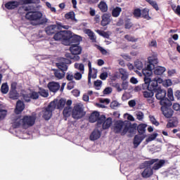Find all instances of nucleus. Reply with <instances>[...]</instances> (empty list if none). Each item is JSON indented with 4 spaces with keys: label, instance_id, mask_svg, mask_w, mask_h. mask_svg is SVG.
<instances>
[{
    "label": "nucleus",
    "instance_id": "1",
    "mask_svg": "<svg viewBox=\"0 0 180 180\" xmlns=\"http://www.w3.org/2000/svg\"><path fill=\"white\" fill-rule=\"evenodd\" d=\"M30 11V7L29 6H21L18 8V13H25L27 12L25 15V19L31 21V24L33 26H37L43 23L41 20L43 17V14L39 11L32 12Z\"/></svg>",
    "mask_w": 180,
    "mask_h": 180
},
{
    "label": "nucleus",
    "instance_id": "2",
    "mask_svg": "<svg viewBox=\"0 0 180 180\" xmlns=\"http://www.w3.org/2000/svg\"><path fill=\"white\" fill-rule=\"evenodd\" d=\"M66 101L64 98H60L59 101L55 98L51 101L48 107L46 108V120H50L51 116H53V110L58 109L59 110H63L65 106Z\"/></svg>",
    "mask_w": 180,
    "mask_h": 180
},
{
    "label": "nucleus",
    "instance_id": "3",
    "mask_svg": "<svg viewBox=\"0 0 180 180\" xmlns=\"http://www.w3.org/2000/svg\"><path fill=\"white\" fill-rule=\"evenodd\" d=\"M70 51L71 53H68L65 54L66 58L69 60H75V61H79V56L82 52V48L77 44H72L70 47Z\"/></svg>",
    "mask_w": 180,
    "mask_h": 180
},
{
    "label": "nucleus",
    "instance_id": "4",
    "mask_svg": "<svg viewBox=\"0 0 180 180\" xmlns=\"http://www.w3.org/2000/svg\"><path fill=\"white\" fill-rule=\"evenodd\" d=\"M155 98L158 101H160V105H169L170 101L168 98H167V90L161 89H158L155 91Z\"/></svg>",
    "mask_w": 180,
    "mask_h": 180
},
{
    "label": "nucleus",
    "instance_id": "5",
    "mask_svg": "<svg viewBox=\"0 0 180 180\" xmlns=\"http://www.w3.org/2000/svg\"><path fill=\"white\" fill-rule=\"evenodd\" d=\"M85 115H86V112L84 111V108H82L80 105L77 104L74 106L72 111V117L73 119L79 120V119H82Z\"/></svg>",
    "mask_w": 180,
    "mask_h": 180
},
{
    "label": "nucleus",
    "instance_id": "6",
    "mask_svg": "<svg viewBox=\"0 0 180 180\" xmlns=\"http://www.w3.org/2000/svg\"><path fill=\"white\" fill-rule=\"evenodd\" d=\"M36 119H37V114L36 112H33L32 115H25L22 119L23 127L26 126L32 127L36 123Z\"/></svg>",
    "mask_w": 180,
    "mask_h": 180
},
{
    "label": "nucleus",
    "instance_id": "7",
    "mask_svg": "<svg viewBox=\"0 0 180 180\" xmlns=\"http://www.w3.org/2000/svg\"><path fill=\"white\" fill-rule=\"evenodd\" d=\"M68 32L69 30L57 31V32L53 35L54 40L56 41H62L63 44L66 46Z\"/></svg>",
    "mask_w": 180,
    "mask_h": 180
},
{
    "label": "nucleus",
    "instance_id": "8",
    "mask_svg": "<svg viewBox=\"0 0 180 180\" xmlns=\"http://www.w3.org/2000/svg\"><path fill=\"white\" fill-rule=\"evenodd\" d=\"M127 124V121L117 120L113 126L114 133L115 134H121V136H123L122 133L124 129H126Z\"/></svg>",
    "mask_w": 180,
    "mask_h": 180
},
{
    "label": "nucleus",
    "instance_id": "9",
    "mask_svg": "<svg viewBox=\"0 0 180 180\" xmlns=\"http://www.w3.org/2000/svg\"><path fill=\"white\" fill-rule=\"evenodd\" d=\"M82 40L81 36L79 35H72V32L69 31L68 33V38L66 40V46H72V44L79 45V41Z\"/></svg>",
    "mask_w": 180,
    "mask_h": 180
},
{
    "label": "nucleus",
    "instance_id": "10",
    "mask_svg": "<svg viewBox=\"0 0 180 180\" xmlns=\"http://www.w3.org/2000/svg\"><path fill=\"white\" fill-rule=\"evenodd\" d=\"M161 105V110L162 114L167 119H169L172 117V115H174V110L171 109V106H172V103L170 101L169 104H160Z\"/></svg>",
    "mask_w": 180,
    "mask_h": 180
},
{
    "label": "nucleus",
    "instance_id": "11",
    "mask_svg": "<svg viewBox=\"0 0 180 180\" xmlns=\"http://www.w3.org/2000/svg\"><path fill=\"white\" fill-rule=\"evenodd\" d=\"M16 86H18V83H11L10 91L8 94L10 99H13V101H15L19 98V93H18V91H16Z\"/></svg>",
    "mask_w": 180,
    "mask_h": 180
},
{
    "label": "nucleus",
    "instance_id": "12",
    "mask_svg": "<svg viewBox=\"0 0 180 180\" xmlns=\"http://www.w3.org/2000/svg\"><path fill=\"white\" fill-rule=\"evenodd\" d=\"M62 61L63 62L56 63V67H58L60 71H63V72H65V71H67L68 70V66L67 65V64H71V60L70 59H68V58H63Z\"/></svg>",
    "mask_w": 180,
    "mask_h": 180
},
{
    "label": "nucleus",
    "instance_id": "13",
    "mask_svg": "<svg viewBox=\"0 0 180 180\" xmlns=\"http://www.w3.org/2000/svg\"><path fill=\"white\" fill-rule=\"evenodd\" d=\"M22 1H23V0H18V1H8L5 4V8H6V9H8V11H12L13 9H16V8H19L20 5H23L22 4Z\"/></svg>",
    "mask_w": 180,
    "mask_h": 180
},
{
    "label": "nucleus",
    "instance_id": "14",
    "mask_svg": "<svg viewBox=\"0 0 180 180\" xmlns=\"http://www.w3.org/2000/svg\"><path fill=\"white\" fill-rule=\"evenodd\" d=\"M98 74V70L93 68L92 69V65L89 63V74H88V83L91 84V78H93L95 79L96 78V75Z\"/></svg>",
    "mask_w": 180,
    "mask_h": 180
},
{
    "label": "nucleus",
    "instance_id": "15",
    "mask_svg": "<svg viewBox=\"0 0 180 180\" xmlns=\"http://www.w3.org/2000/svg\"><path fill=\"white\" fill-rule=\"evenodd\" d=\"M144 139H146V136L144 135H135L133 141L134 148H137V147L141 144V142Z\"/></svg>",
    "mask_w": 180,
    "mask_h": 180
},
{
    "label": "nucleus",
    "instance_id": "16",
    "mask_svg": "<svg viewBox=\"0 0 180 180\" xmlns=\"http://www.w3.org/2000/svg\"><path fill=\"white\" fill-rule=\"evenodd\" d=\"M134 131H136V128L130 122L127 121V125H125V129L123 130L122 136H126L128 132L131 134L134 133Z\"/></svg>",
    "mask_w": 180,
    "mask_h": 180
},
{
    "label": "nucleus",
    "instance_id": "17",
    "mask_svg": "<svg viewBox=\"0 0 180 180\" xmlns=\"http://www.w3.org/2000/svg\"><path fill=\"white\" fill-rule=\"evenodd\" d=\"M111 15L110 13H104L102 16H101V26H108V25H109V23H110V18H111Z\"/></svg>",
    "mask_w": 180,
    "mask_h": 180
},
{
    "label": "nucleus",
    "instance_id": "18",
    "mask_svg": "<svg viewBox=\"0 0 180 180\" xmlns=\"http://www.w3.org/2000/svg\"><path fill=\"white\" fill-rule=\"evenodd\" d=\"M43 96L44 98H46V90H42L39 92L32 91L30 93L31 99L36 100L39 99V96Z\"/></svg>",
    "mask_w": 180,
    "mask_h": 180
},
{
    "label": "nucleus",
    "instance_id": "19",
    "mask_svg": "<svg viewBox=\"0 0 180 180\" xmlns=\"http://www.w3.org/2000/svg\"><path fill=\"white\" fill-rule=\"evenodd\" d=\"M101 136H102V132L98 129H94L90 135V140L91 141H95L96 140L101 139Z\"/></svg>",
    "mask_w": 180,
    "mask_h": 180
},
{
    "label": "nucleus",
    "instance_id": "20",
    "mask_svg": "<svg viewBox=\"0 0 180 180\" xmlns=\"http://www.w3.org/2000/svg\"><path fill=\"white\" fill-rule=\"evenodd\" d=\"M48 88L51 92L56 93L60 89V84L54 82H50L48 84Z\"/></svg>",
    "mask_w": 180,
    "mask_h": 180
},
{
    "label": "nucleus",
    "instance_id": "21",
    "mask_svg": "<svg viewBox=\"0 0 180 180\" xmlns=\"http://www.w3.org/2000/svg\"><path fill=\"white\" fill-rule=\"evenodd\" d=\"M148 63L149 64L148 65V68H152L154 70L155 68V66L157 64H158V58L154 57V56H150L148 58Z\"/></svg>",
    "mask_w": 180,
    "mask_h": 180
},
{
    "label": "nucleus",
    "instance_id": "22",
    "mask_svg": "<svg viewBox=\"0 0 180 180\" xmlns=\"http://www.w3.org/2000/svg\"><path fill=\"white\" fill-rule=\"evenodd\" d=\"M25 110V103H23L22 101H17L16 106H15V113L17 115H19V113H22L23 110Z\"/></svg>",
    "mask_w": 180,
    "mask_h": 180
},
{
    "label": "nucleus",
    "instance_id": "23",
    "mask_svg": "<svg viewBox=\"0 0 180 180\" xmlns=\"http://www.w3.org/2000/svg\"><path fill=\"white\" fill-rule=\"evenodd\" d=\"M57 32H58V30H57V25H49L46 30V34H49V36L51 34H55Z\"/></svg>",
    "mask_w": 180,
    "mask_h": 180
},
{
    "label": "nucleus",
    "instance_id": "24",
    "mask_svg": "<svg viewBox=\"0 0 180 180\" xmlns=\"http://www.w3.org/2000/svg\"><path fill=\"white\" fill-rule=\"evenodd\" d=\"M153 174V169L150 167L145 168L143 172L141 173L143 178H150Z\"/></svg>",
    "mask_w": 180,
    "mask_h": 180
},
{
    "label": "nucleus",
    "instance_id": "25",
    "mask_svg": "<svg viewBox=\"0 0 180 180\" xmlns=\"http://www.w3.org/2000/svg\"><path fill=\"white\" fill-rule=\"evenodd\" d=\"M160 88V86H158V84H157L156 81L152 80L150 84H149V91L153 92L155 94V92L156 91H158L159 89Z\"/></svg>",
    "mask_w": 180,
    "mask_h": 180
},
{
    "label": "nucleus",
    "instance_id": "26",
    "mask_svg": "<svg viewBox=\"0 0 180 180\" xmlns=\"http://www.w3.org/2000/svg\"><path fill=\"white\" fill-rule=\"evenodd\" d=\"M99 116H101V115L98 111L93 112L89 117L90 123H95V122L98 120Z\"/></svg>",
    "mask_w": 180,
    "mask_h": 180
},
{
    "label": "nucleus",
    "instance_id": "27",
    "mask_svg": "<svg viewBox=\"0 0 180 180\" xmlns=\"http://www.w3.org/2000/svg\"><path fill=\"white\" fill-rule=\"evenodd\" d=\"M118 71L121 75L122 81H127V78H129V73L127 72V70L124 68H120L118 69Z\"/></svg>",
    "mask_w": 180,
    "mask_h": 180
},
{
    "label": "nucleus",
    "instance_id": "28",
    "mask_svg": "<svg viewBox=\"0 0 180 180\" xmlns=\"http://www.w3.org/2000/svg\"><path fill=\"white\" fill-rule=\"evenodd\" d=\"M150 10L148 8H143L141 11V17L143 18V19H146V20H151V17L150 16Z\"/></svg>",
    "mask_w": 180,
    "mask_h": 180
},
{
    "label": "nucleus",
    "instance_id": "29",
    "mask_svg": "<svg viewBox=\"0 0 180 180\" xmlns=\"http://www.w3.org/2000/svg\"><path fill=\"white\" fill-rule=\"evenodd\" d=\"M153 72L155 75H162L163 72H165L166 69L162 66H157L153 68Z\"/></svg>",
    "mask_w": 180,
    "mask_h": 180
},
{
    "label": "nucleus",
    "instance_id": "30",
    "mask_svg": "<svg viewBox=\"0 0 180 180\" xmlns=\"http://www.w3.org/2000/svg\"><path fill=\"white\" fill-rule=\"evenodd\" d=\"M98 9H100L101 12L105 13L108 11V4H106V2L101 1L98 4Z\"/></svg>",
    "mask_w": 180,
    "mask_h": 180
},
{
    "label": "nucleus",
    "instance_id": "31",
    "mask_svg": "<svg viewBox=\"0 0 180 180\" xmlns=\"http://www.w3.org/2000/svg\"><path fill=\"white\" fill-rule=\"evenodd\" d=\"M110 126H112V118L108 117V118L105 119V120L103 123L102 129H103V130H108V129H109V127H110Z\"/></svg>",
    "mask_w": 180,
    "mask_h": 180
},
{
    "label": "nucleus",
    "instance_id": "32",
    "mask_svg": "<svg viewBox=\"0 0 180 180\" xmlns=\"http://www.w3.org/2000/svg\"><path fill=\"white\" fill-rule=\"evenodd\" d=\"M111 13L112 18H119V16H120V13H122V8L119 6L114 8Z\"/></svg>",
    "mask_w": 180,
    "mask_h": 180
},
{
    "label": "nucleus",
    "instance_id": "33",
    "mask_svg": "<svg viewBox=\"0 0 180 180\" xmlns=\"http://www.w3.org/2000/svg\"><path fill=\"white\" fill-rule=\"evenodd\" d=\"M86 34L89 36L90 40L93 41V43H96V37H95V33L92 32L90 29L86 30Z\"/></svg>",
    "mask_w": 180,
    "mask_h": 180
},
{
    "label": "nucleus",
    "instance_id": "34",
    "mask_svg": "<svg viewBox=\"0 0 180 180\" xmlns=\"http://www.w3.org/2000/svg\"><path fill=\"white\" fill-rule=\"evenodd\" d=\"M153 69L152 68H148L147 65L146 68L142 70V74L144 77H151L153 75Z\"/></svg>",
    "mask_w": 180,
    "mask_h": 180
},
{
    "label": "nucleus",
    "instance_id": "35",
    "mask_svg": "<svg viewBox=\"0 0 180 180\" xmlns=\"http://www.w3.org/2000/svg\"><path fill=\"white\" fill-rule=\"evenodd\" d=\"M20 95L22 98V99L25 101V102H30L31 101V96H30V93H27L25 91H22L20 93Z\"/></svg>",
    "mask_w": 180,
    "mask_h": 180
},
{
    "label": "nucleus",
    "instance_id": "36",
    "mask_svg": "<svg viewBox=\"0 0 180 180\" xmlns=\"http://www.w3.org/2000/svg\"><path fill=\"white\" fill-rule=\"evenodd\" d=\"M146 127H147V124H140L137 127V130L139 135L144 136V133H146Z\"/></svg>",
    "mask_w": 180,
    "mask_h": 180
},
{
    "label": "nucleus",
    "instance_id": "37",
    "mask_svg": "<svg viewBox=\"0 0 180 180\" xmlns=\"http://www.w3.org/2000/svg\"><path fill=\"white\" fill-rule=\"evenodd\" d=\"M164 164H165V160H160L158 162H155L152 168V169H155V171H157L158 169H160L161 167H163Z\"/></svg>",
    "mask_w": 180,
    "mask_h": 180
},
{
    "label": "nucleus",
    "instance_id": "38",
    "mask_svg": "<svg viewBox=\"0 0 180 180\" xmlns=\"http://www.w3.org/2000/svg\"><path fill=\"white\" fill-rule=\"evenodd\" d=\"M178 125V120L176 119L170 120L169 122L167 124L166 127L167 129H171V127H176Z\"/></svg>",
    "mask_w": 180,
    "mask_h": 180
},
{
    "label": "nucleus",
    "instance_id": "39",
    "mask_svg": "<svg viewBox=\"0 0 180 180\" xmlns=\"http://www.w3.org/2000/svg\"><path fill=\"white\" fill-rule=\"evenodd\" d=\"M105 120H106V117L104 115H100L96 120L98 127H100L101 125L103 126Z\"/></svg>",
    "mask_w": 180,
    "mask_h": 180
},
{
    "label": "nucleus",
    "instance_id": "40",
    "mask_svg": "<svg viewBox=\"0 0 180 180\" xmlns=\"http://www.w3.org/2000/svg\"><path fill=\"white\" fill-rule=\"evenodd\" d=\"M96 33H98V34H99L100 36H102V37H104V39H110V34H109L108 32L97 30Z\"/></svg>",
    "mask_w": 180,
    "mask_h": 180
},
{
    "label": "nucleus",
    "instance_id": "41",
    "mask_svg": "<svg viewBox=\"0 0 180 180\" xmlns=\"http://www.w3.org/2000/svg\"><path fill=\"white\" fill-rule=\"evenodd\" d=\"M54 75L58 79H62V78L65 77V72H63V70H56L55 71Z\"/></svg>",
    "mask_w": 180,
    "mask_h": 180
},
{
    "label": "nucleus",
    "instance_id": "42",
    "mask_svg": "<svg viewBox=\"0 0 180 180\" xmlns=\"http://www.w3.org/2000/svg\"><path fill=\"white\" fill-rule=\"evenodd\" d=\"M75 68L78 70L82 74L85 71V66L82 63H75Z\"/></svg>",
    "mask_w": 180,
    "mask_h": 180
},
{
    "label": "nucleus",
    "instance_id": "43",
    "mask_svg": "<svg viewBox=\"0 0 180 180\" xmlns=\"http://www.w3.org/2000/svg\"><path fill=\"white\" fill-rule=\"evenodd\" d=\"M167 96L170 102H173V101H175V98L174 97V91L172 90V88H169L167 89Z\"/></svg>",
    "mask_w": 180,
    "mask_h": 180
},
{
    "label": "nucleus",
    "instance_id": "44",
    "mask_svg": "<svg viewBox=\"0 0 180 180\" xmlns=\"http://www.w3.org/2000/svg\"><path fill=\"white\" fill-rule=\"evenodd\" d=\"M63 113L65 117H70L71 116V107H65Z\"/></svg>",
    "mask_w": 180,
    "mask_h": 180
},
{
    "label": "nucleus",
    "instance_id": "45",
    "mask_svg": "<svg viewBox=\"0 0 180 180\" xmlns=\"http://www.w3.org/2000/svg\"><path fill=\"white\" fill-rule=\"evenodd\" d=\"M1 91L4 94H6L8 92H9V86H8V83H4L1 85Z\"/></svg>",
    "mask_w": 180,
    "mask_h": 180
},
{
    "label": "nucleus",
    "instance_id": "46",
    "mask_svg": "<svg viewBox=\"0 0 180 180\" xmlns=\"http://www.w3.org/2000/svg\"><path fill=\"white\" fill-rule=\"evenodd\" d=\"M146 1L148 2V4H150L151 6H153V9H155V11H160L157 1L153 0H146Z\"/></svg>",
    "mask_w": 180,
    "mask_h": 180
},
{
    "label": "nucleus",
    "instance_id": "47",
    "mask_svg": "<svg viewBox=\"0 0 180 180\" xmlns=\"http://www.w3.org/2000/svg\"><path fill=\"white\" fill-rule=\"evenodd\" d=\"M65 19H70L71 20H75V13L74 11H70L65 15Z\"/></svg>",
    "mask_w": 180,
    "mask_h": 180
},
{
    "label": "nucleus",
    "instance_id": "48",
    "mask_svg": "<svg viewBox=\"0 0 180 180\" xmlns=\"http://www.w3.org/2000/svg\"><path fill=\"white\" fill-rule=\"evenodd\" d=\"M134 67L136 68V70L141 71V70H143V62L139 60H136L134 62Z\"/></svg>",
    "mask_w": 180,
    "mask_h": 180
},
{
    "label": "nucleus",
    "instance_id": "49",
    "mask_svg": "<svg viewBox=\"0 0 180 180\" xmlns=\"http://www.w3.org/2000/svg\"><path fill=\"white\" fill-rule=\"evenodd\" d=\"M40 0H22L21 4L23 5H27L29 4H39Z\"/></svg>",
    "mask_w": 180,
    "mask_h": 180
},
{
    "label": "nucleus",
    "instance_id": "50",
    "mask_svg": "<svg viewBox=\"0 0 180 180\" xmlns=\"http://www.w3.org/2000/svg\"><path fill=\"white\" fill-rule=\"evenodd\" d=\"M143 98H153V96H154V92L151 91H143Z\"/></svg>",
    "mask_w": 180,
    "mask_h": 180
},
{
    "label": "nucleus",
    "instance_id": "51",
    "mask_svg": "<svg viewBox=\"0 0 180 180\" xmlns=\"http://www.w3.org/2000/svg\"><path fill=\"white\" fill-rule=\"evenodd\" d=\"M6 115H8V110L0 108V121L4 120Z\"/></svg>",
    "mask_w": 180,
    "mask_h": 180
},
{
    "label": "nucleus",
    "instance_id": "52",
    "mask_svg": "<svg viewBox=\"0 0 180 180\" xmlns=\"http://www.w3.org/2000/svg\"><path fill=\"white\" fill-rule=\"evenodd\" d=\"M134 16L139 19V18H141V9L136 8L134 11Z\"/></svg>",
    "mask_w": 180,
    "mask_h": 180
},
{
    "label": "nucleus",
    "instance_id": "53",
    "mask_svg": "<svg viewBox=\"0 0 180 180\" xmlns=\"http://www.w3.org/2000/svg\"><path fill=\"white\" fill-rule=\"evenodd\" d=\"M155 162H158V159H152L150 160L146 161L145 164H146V165H147V167H151V165H153Z\"/></svg>",
    "mask_w": 180,
    "mask_h": 180
},
{
    "label": "nucleus",
    "instance_id": "54",
    "mask_svg": "<svg viewBox=\"0 0 180 180\" xmlns=\"http://www.w3.org/2000/svg\"><path fill=\"white\" fill-rule=\"evenodd\" d=\"M124 39H126V40H127V41H131L132 43L137 41V39H136L134 37H131L129 34H126L124 36Z\"/></svg>",
    "mask_w": 180,
    "mask_h": 180
},
{
    "label": "nucleus",
    "instance_id": "55",
    "mask_svg": "<svg viewBox=\"0 0 180 180\" xmlns=\"http://www.w3.org/2000/svg\"><path fill=\"white\" fill-rule=\"evenodd\" d=\"M157 136H158V134H151L148 138L146 139V143H149V141H153V140H155V139H157Z\"/></svg>",
    "mask_w": 180,
    "mask_h": 180
},
{
    "label": "nucleus",
    "instance_id": "56",
    "mask_svg": "<svg viewBox=\"0 0 180 180\" xmlns=\"http://www.w3.org/2000/svg\"><path fill=\"white\" fill-rule=\"evenodd\" d=\"M149 118L153 124H154L155 126H160V122H158V121L155 120V117H154V116L150 115Z\"/></svg>",
    "mask_w": 180,
    "mask_h": 180
},
{
    "label": "nucleus",
    "instance_id": "57",
    "mask_svg": "<svg viewBox=\"0 0 180 180\" xmlns=\"http://www.w3.org/2000/svg\"><path fill=\"white\" fill-rule=\"evenodd\" d=\"M20 120H16V121L13 123V129H19V127H20Z\"/></svg>",
    "mask_w": 180,
    "mask_h": 180
},
{
    "label": "nucleus",
    "instance_id": "58",
    "mask_svg": "<svg viewBox=\"0 0 180 180\" xmlns=\"http://www.w3.org/2000/svg\"><path fill=\"white\" fill-rule=\"evenodd\" d=\"M82 74L81 72H76L75 75H74V78L75 79H76V81H79V79H82Z\"/></svg>",
    "mask_w": 180,
    "mask_h": 180
},
{
    "label": "nucleus",
    "instance_id": "59",
    "mask_svg": "<svg viewBox=\"0 0 180 180\" xmlns=\"http://www.w3.org/2000/svg\"><path fill=\"white\" fill-rule=\"evenodd\" d=\"M136 119L138 120H143L144 119V113L141 111L136 112Z\"/></svg>",
    "mask_w": 180,
    "mask_h": 180
},
{
    "label": "nucleus",
    "instance_id": "60",
    "mask_svg": "<svg viewBox=\"0 0 180 180\" xmlns=\"http://www.w3.org/2000/svg\"><path fill=\"white\" fill-rule=\"evenodd\" d=\"M74 86H75V82L72 81L68 84L67 89L71 91V89H74Z\"/></svg>",
    "mask_w": 180,
    "mask_h": 180
},
{
    "label": "nucleus",
    "instance_id": "61",
    "mask_svg": "<svg viewBox=\"0 0 180 180\" xmlns=\"http://www.w3.org/2000/svg\"><path fill=\"white\" fill-rule=\"evenodd\" d=\"M125 29H131L133 27V23L130 22V20H127L124 24Z\"/></svg>",
    "mask_w": 180,
    "mask_h": 180
},
{
    "label": "nucleus",
    "instance_id": "62",
    "mask_svg": "<svg viewBox=\"0 0 180 180\" xmlns=\"http://www.w3.org/2000/svg\"><path fill=\"white\" fill-rule=\"evenodd\" d=\"M163 85L165 86H171V85H172V81L169 79H166L165 82H163Z\"/></svg>",
    "mask_w": 180,
    "mask_h": 180
},
{
    "label": "nucleus",
    "instance_id": "63",
    "mask_svg": "<svg viewBox=\"0 0 180 180\" xmlns=\"http://www.w3.org/2000/svg\"><path fill=\"white\" fill-rule=\"evenodd\" d=\"M100 78L102 79V81H105L106 78H108V72H104L100 75Z\"/></svg>",
    "mask_w": 180,
    "mask_h": 180
},
{
    "label": "nucleus",
    "instance_id": "64",
    "mask_svg": "<svg viewBox=\"0 0 180 180\" xmlns=\"http://www.w3.org/2000/svg\"><path fill=\"white\" fill-rule=\"evenodd\" d=\"M174 98L177 99V101H180V90H176L174 93Z\"/></svg>",
    "mask_w": 180,
    "mask_h": 180
}]
</instances>
